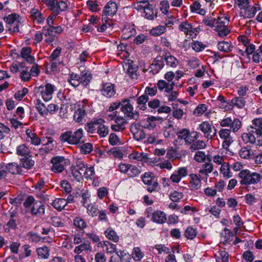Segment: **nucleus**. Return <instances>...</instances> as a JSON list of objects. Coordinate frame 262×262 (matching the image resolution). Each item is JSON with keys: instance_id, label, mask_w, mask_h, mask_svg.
Listing matches in <instances>:
<instances>
[{"instance_id": "obj_35", "label": "nucleus", "mask_w": 262, "mask_h": 262, "mask_svg": "<svg viewBox=\"0 0 262 262\" xmlns=\"http://www.w3.org/2000/svg\"><path fill=\"white\" fill-rule=\"evenodd\" d=\"M166 64L171 68H176L179 64L178 60L170 54H166L164 57Z\"/></svg>"}, {"instance_id": "obj_4", "label": "nucleus", "mask_w": 262, "mask_h": 262, "mask_svg": "<svg viewBox=\"0 0 262 262\" xmlns=\"http://www.w3.org/2000/svg\"><path fill=\"white\" fill-rule=\"evenodd\" d=\"M6 23L9 25L8 30L10 33L19 31V26L21 24V17L16 13H12L4 17Z\"/></svg>"}, {"instance_id": "obj_48", "label": "nucleus", "mask_w": 262, "mask_h": 262, "mask_svg": "<svg viewBox=\"0 0 262 262\" xmlns=\"http://www.w3.org/2000/svg\"><path fill=\"white\" fill-rule=\"evenodd\" d=\"M190 47L194 51L199 52L204 50L206 47V45L200 41L193 40L190 43Z\"/></svg>"}, {"instance_id": "obj_33", "label": "nucleus", "mask_w": 262, "mask_h": 262, "mask_svg": "<svg viewBox=\"0 0 262 262\" xmlns=\"http://www.w3.org/2000/svg\"><path fill=\"white\" fill-rule=\"evenodd\" d=\"M34 165V161L32 160L30 156L25 157L20 160L21 168L24 167L27 169H31Z\"/></svg>"}, {"instance_id": "obj_49", "label": "nucleus", "mask_w": 262, "mask_h": 262, "mask_svg": "<svg viewBox=\"0 0 262 262\" xmlns=\"http://www.w3.org/2000/svg\"><path fill=\"white\" fill-rule=\"evenodd\" d=\"M138 70V67L135 66L132 64H129L128 66L127 69V73L132 79H137L138 78V75L137 72Z\"/></svg>"}, {"instance_id": "obj_28", "label": "nucleus", "mask_w": 262, "mask_h": 262, "mask_svg": "<svg viewBox=\"0 0 262 262\" xmlns=\"http://www.w3.org/2000/svg\"><path fill=\"white\" fill-rule=\"evenodd\" d=\"M5 167H7V171H8L12 174H23L21 166L16 163H10L5 165Z\"/></svg>"}, {"instance_id": "obj_24", "label": "nucleus", "mask_w": 262, "mask_h": 262, "mask_svg": "<svg viewBox=\"0 0 262 262\" xmlns=\"http://www.w3.org/2000/svg\"><path fill=\"white\" fill-rule=\"evenodd\" d=\"M244 11H241L239 13V15L243 17L244 18H251L254 16L256 12V8L254 6H250L249 5L245 7Z\"/></svg>"}, {"instance_id": "obj_51", "label": "nucleus", "mask_w": 262, "mask_h": 262, "mask_svg": "<svg viewBox=\"0 0 262 262\" xmlns=\"http://www.w3.org/2000/svg\"><path fill=\"white\" fill-rule=\"evenodd\" d=\"M166 28L165 26H158L151 29L150 33L152 36H157L164 33L166 31Z\"/></svg>"}, {"instance_id": "obj_64", "label": "nucleus", "mask_w": 262, "mask_h": 262, "mask_svg": "<svg viewBox=\"0 0 262 262\" xmlns=\"http://www.w3.org/2000/svg\"><path fill=\"white\" fill-rule=\"evenodd\" d=\"M160 189V186L157 180L154 181L152 183L147 186V190L150 193L158 191Z\"/></svg>"}, {"instance_id": "obj_55", "label": "nucleus", "mask_w": 262, "mask_h": 262, "mask_svg": "<svg viewBox=\"0 0 262 262\" xmlns=\"http://www.w3.org/2000/svg\"><path fill=\"white\" fill-rule=\"evenodd\" d=\"M74 226L80 229H82L86 227V223L81 217H76L73 221Z\"/></svg>"}, {"instance_id": "obj_32", "label": "nucleus", "mask_w": 262, "mask_h": 262, "mask_svg": "<svg viewBox=\"0 0 262 262\" xmlns=\"http://www.w3.org/2000/svg\"><path fill=\"white\" fill-rule=\"evenodd\" d=\"M213 166L210 163H205L202 165L201 168L199 170V172L203 176H206V178L208 177L209 173L212 172Z\"/></svg>"}, {"instance_id": "obj_18", "label": "nucleus", "mask_w": 262, "mask_h": 262, "mask_svg": "<svg viewBox=\"0 0 262 262\" xmlns=\"http://www.w3.org/2000/svg\"><path fill=\"white\" fill-rule=\"evenodd\" d=\"M246 101L245 98L243 97H234L227 104L229 105L228 108L232 109L234 106L238 108H243L246 105Z\"/></svg>"}, {"instance_id": "obj_6", "label": "nucleus", "mask_w": 262, "mask_h": 262, "mask_svg": "<svg viewBox=\"0 0 262 262\" xmlns=\"http://www.w3.org/2000/svg\"><path fill=\"white\" fill-rule=\"evenodd\" d=\"M199 129L203 133L204 136L208 140L216 136V129L209 122L204 121L199 126Z\"/></svg>"}, {"instance_id": "obj_31", "label": "nucleus", "mask_w": 262, "mask_h": 262, "mask_svg": "<svg viewBox=\"0 0 262 262\" xmlns=\"http://www.w3.org/2000/svg\"><path fill=\"white\" fill-rule=\"evenodd\" d=\"M19 77L23 81H29L31 77V74H30L28 68L23 66V63L20 64Z\"/></svg>"}, {"instance_id": "obj_22", "label": "nucleus", "mask_w": 262, "mask_h": 262, "mask_svg": "<svg viewBox=\"0 0 262 262\" xmlns=\"http://www.w3.org/2000/svg\"><path fill=\"white\" fill-rule=\"evenodd\" d=\"M178 139L184 140L185 144L190 145L193 142V140L190 138V130L187 128H183L177 133Z\"/></svg>"}, {"instance_id": "obj_16", "label": "nucleus", "mask_w": 262, "mask_h": 262, "mask_svg": "<svg viewBox=\"0 0 262 262\" xmlns=\"http://www.w3.org/2000/svg\"><path fill=\"white\" fill-rule=\"evenodd\" d=\"M102 88L100 90L101 94L107 97L111 98L116 94L115 85L111 83H103Z\"/></svg>"}, {"instance_id": "obj_57", "label": "nucleus", "mask_w": 262, "mask_h": 262, "mask_svg": "<svg viewBox=\"0 0 262 262\" xmlns=\"http://www.w3.org/2000/svg\"><path fill=\"white\" fill-rule=\"evenodd\" d=\"M141 172L140 170L135 165H130L127 174L130 178L138 176Z\"/></svg>"}, {"instance_id": "obj_3", "label": "nucleus", "mask_w": 262, "mask_h": 262, "mask_svg": "<svg viewBox=\"0 0 262 262\" xmlns=\"http://www.w3.org/2000/svg\"><path fill=\"white\" fill-rule=\"evenodd\" d=\"M83 136V130L78 129L76 131H67L62 133L60 136V139L62 142H67L71 144L78 145Z\"/></svg>"}, {"instance_id": "obj_61", "label": "nucleus", "mask_w": 262, "mask_h": 262, "mask_svg": "<svg viewBox=\"0 0 262 262\" xmlns=\"http://www.w3.org/2000/svg\"><path fill=\"white\" fill-rule=\"evenodd\" d=\"M99 121L88 123L86 126V129L89 133L94 134L97 133Z\"/></svg>"}, {"instance_id": "obj_59", "label": "nucleus", "mask_w": 262, "mask_h": 262, "mask_svg": "<svg viewBox=\"0 0 262 262\" xmlns=\"http://www.w3.org/2000/svg\"><path fill=\"white\" fill-rule=\"evenodd\" d=\"M242 139L245 143H254L256 138L251 133H244L242 135Z\"/></svg>"}, {"instance_id": "obj_53", "label": "nucleus", "mask_w": 262, "mask_h": 262, "mask_svg": "<svg viewBox=\"0 0 262 262\" xmlns=\"http://www.w3.org/2000/svg\"><path fill=\"white\" fill-rule=\"evenodd\" d=\"M217 262H228L229 254L225 251H220L216 254Z\"/></svg>"}, {"instance_id": "obj_7", "label": "nucleus", "mask_w": 262, "mask_h": 262, "mask_svg": "<svg viewBox=\"0 0 262 262\" xmlns=\"http://www.w3.org/2000/svg\"><path fill=\"white\" fill-rule=\"evenodd\" d=\"M42 2L45 4L50 10L55 9H59L60 10H66L69 5L67 2L61 1L58 2L57 0H41Z\"/></svg>"}, {"instance_id": "obj_23", "label": "nucleus", "mask_w": 262, "mask_h": 262, "mask_svg": "<svg viewBox=\"0 0 262 262\" xmlns=\"http://www.w3.org/2000/svg\"><path fill=\"white\" fill-rule=\"evenodd\" d=\"M31 49L30 47H24L20 52V57L24 59L28 63H33L35 61L34 56L31 55Z\"/></svg>"}, {"instance_id": "obj_30", "label": "nucleus", "mask_w": 262, "mask_h": 262, "mask_svg": "<svg viewBox=\"0 0 262 262\" xmlns=\"http://www.w3.org/2000/svg\"><path fill=\"white\" fill-rule=\"evenodd\" d=\"M79 76L80 77L79 84H81L84 86L88 85L92 79L91 74L87 71H83L81 72Z\"/></svg>"}, {"instance_id": "obj_52", "label": "nucleus", "mask_w": 262, "mask_h": 262, "mask_svg": "<svg viewBox=\"0 0 262 262\" xmlns=\"http://www.w3.org/2000/svg\"><path fill=\"white\" fill-rule=\"evenodd\" d=\"M97 133L99 134L101 137H104L108 134V127L99 121Z\"/></svg>"}, {"instance_id": "obj_54", "label": "nucleus", "mask_w": 262, "mask_h": 262, "mask_svg": "<svg viewBox=\"0 0 262 262\" xmlns=\"http://www.w3.org/2000/svg\"><path fill=\"white\" fill-rule=\"evenodd\" d=\"M105 234L108 239L114 242H117L119 239V236L115 230H105Z\"/></svg>"}, {"instance_id": "obj_21", "label": "nucleus", "mask_w": 262, "mask_h": 262, "mask_svg": "<svg viewBox=\"0 0 262 262\" xmlns=\"http://www.w3.org/2000/svg\"><path fill=\"white\" fill-rule=\"evenodd\" d=\"M86 113L85 112V107L84 105L82 107L78 108L74 113V119L78 123H83L85 121Z\"/></svg>"}, {"instance_id": "obj_38", "label": "nucleus", "mask_w": 262, "mask_h": 262, "mask_svg": "<svg viewBox=\"0 0 262 262\" xmlns=\"http://www.w3.org/2000/svg\"><path fill=\"white\" fill-rule=\"evenodd\" d=\"M17 154L20 156L28 157L30 153V149L28 146L25 144H21L17 146L16 148Z\"/></svg>"}, {"instance_id": "obj_37", "label": "nucleus", "mask_w": 262, "mask_h": 262, "mask_svg": "<svg viewBox=\"0 0 262 262\" xmlns=\"http://www.w3.org/2000/svg\"><path fill=\"white\" fill-rule=\"evenodd\" d=\"M67 204V201L62 198L56 199L52 203V205L54 208L60 211L62 210Z\"/></svg>"}, {"instance_id": "obj_14", "label": "nucleus", "mask_w": 262, "mask_h": 262, "mask_svg": "<svg viewBox=\"0 0 262 262\" xmlns=\"http://www.w3.org/2000/svg\"><path fill=\"white\" fill-rule=\"evenodd\" d=\"M250 146L242 147L238 152L239 156L244 159H252L256 157V153Z\"/></svg>"}, {"instance_id": "obj_60", "label": "nucleus", "mask_w": 262, "mask_h": 262, "mask_svg": "<svg viewBox=\"0 0 262 262\" xmlns=\"http://www.w3.org/2000/svg\"><path fill=\"white\" fill-rule=\"evenodd\" d=\"M149 2L147 0L138 2L133 5L134 8L138 11L145 10V8L148 6Z\"/></svg>"}, {"instance_id": "obj_8", "label": "nucleus", "mask_w": 262, "mask_h": 262, "mask_svg": "<svg viewBox=\"0 0 262 262\" xmlns=\"http://www.w3.org/2000/svg\"><path fill=\"white\" fill-rule=\"evenodd\" d=\"M52 170L56 173L61 172L64 169L66 160L62 157H56L52 159Z\"/></svg>"}, {"instance_id": "obj_10", "label": "nucleus", "mask_w": 262, "mask_h": 262, "mask_svg": "<svg viewBox=\"0 0 262 262\" xmlns=\"http://www.w3.org/2000/svg\"><path fill=\"white\" fill-rule=\"evenodd\" d=\"M189 176V189L191 191H196L201 188L202 186L201 176L195 173H191Z\"/></svg>"}, {"instance_id": "obj_40", "label": "nucleus", "mask_w": 262, "mask_h": 262, "mask_svg": "<svg viewBox=\"0 0 262 262\" xmlns=\"http://www.w3.org/2000/svg\"><path fill=\"white\" fill-rule=\"evenodd\" d=\"M17 219V213L14 211L11 212L10 219L7 224V225L8 226V228L12 229L16 228L17 227V225L18 223Z\"/></svg>"}, {"instance_id": "obj_2", "label": "nucleus", "mask_w": 262, "mask_h": 262, "mask_svg": "<svg viewBox=\"0 0 262 262\" xmlns=\"http://www.w3.org/2000/svg\"><path fill=\"white\" fill-rule=\"evenodd\" d=\"M55 90L56 88L54 85L48 83L44 86L40 85L34 88L33 92L36 97L41 96L45 101H48L52 98Z\"/></svg>"}, {"instance_id": "obj_11", "label": "nucleus", "mask_w": 262, "mask_h": 262, "mask_svg": "<svg viewBox=\"0 0 262 262\" xmlns=\"http://www.w3.org/2000/svg\"><path fill=\"white\" fill-rule=\"evenodd\" d=\"M179 29L186 35H189L192 37H195L199 32L197 28L193 27L191 24L187 22L181 23L179 26Z\"/></svg>"}, {"instance_id": "obj_46", "label": "nucleus", "mask_w": 262, "mask_h": 262, "mask_svg": "<svg viewBox=\"0 0 262 262\" xmlns=\"http://www.w3.org/2000/svg\"><path fill=\"white\" fill-rule=\"evenodd\" d=\"M142 180L144 184L147 186L156 180L154 174L150 172H145L142 177Z\"/></svg>"}, {"instance_id": "obj_42", "label": "nucleus", "mask_w": 262, "mask_h": 262, "mask_svg": "<svg viewBox=\"0 0 262 262\" xmlns=\"http://www.w3.org/2000/svg\"><path fill=\"white\" fill-rule=\"evenodd\" d=\"M129 158L131 160H136L139 161L143 162H145L148 159L146 154L138 152H135L129 154Z\"/></svg>"}, {"instance_id": "obj_56", "label": "nucleus", "mask_w": 262, "mask_h": 262, "mask_svg": "<svg viewBox=\"0 0 262 262\" xmlns=\"http://www.w3.org/2000/svg\"><path fill=\"white\" fill-rule=\"evenodd\" d=\"M84 250L88 251L92 250V247L89 243H84L76 246L74 249V252L76 253L80 254Z\"/></svg>"}, {"instance_id": "obj_9", "label": "nucleus", "mask_w": 262, "mask_h": 262, "mask_svg": "<svg viewBox=\"0 0 262 262\" xmlns=\"http://www.w3.org/2000/svg\"><path fill=\"white\" fill-rule=\"evenodd\" d=\"M237 230H223L221 233L220 244L224 246L231 245L233 238L237 234Z\"/></svg>"}, {"instance_id": "obj_34", "label": "nucleus", "mask_w": 262, "mask_h": 262, "mask_svg": "<svg viewBox=\"0 0 262 262\" xmlns=\"http://www.w3.org/2000/svg\"><path fill=\"white\" fill-rule=\"evenodd\" d=\"M228 24L229 20L226 17H218L214 25L216 31L217 32L221 29L228 27Z\"/></svg>"}, {"instance_id": "obj_17", "label": "nucleus", "mask_w": 262, "mask_h": 262, "mask_svg": "<svg viewBox=\"0 0 262 262\" xmlns=\"http://www.w3.org/2000/svg\"><path fill=\"white\" fill-rule=\"evenodd\" d=\"M26 134L27 135L26 140L28 142H30L35 146L39 145L41 143L40 138L32 130L27 129L26 130Z\"/></svg>"}, {"instance_id": "obj_12", "label": "nucleus", "mask_w": 262, "mask_h": 262, "mask_svg": "<svg viewBox=\"0 0 262 262\" xmlns=\"http://www.w3.org/2000/svg\"><path fill=\"white\" fill-rule=\"evenodd\" d=\"M164 60L162 56H158L154 59L149 67V72L153 75L158 74L164 67Z\"/></svg>"}, {"instance_id": "obj_20", "label": "nucleus", "mask_w": 262, "mask_h": 262, "mask_svg": "<svg viewBox=\"0 0 262 262\" xmlns=\"http://www.w3.org/2000/svg\"><path fill=\"white\" fill-rule=\"evenodd\" d=\"M30 18L38 24L43 23L45 18L40 11L36 8L32 9L30 11Z\"/></svg>"}, {"instance_id": "obj_26", "label": "nucleus", "mask_w": 262, "mask_h": 262, "mask_svg": "<svg viewBox=\"0 0 262 262\" xmlns=\"http://www.w3.org/2000/svg\"><path fill=\"white\" fill-rule=\"evenodd\" d=\"M151 220L155 223L163 224L166 221V215L162 211H156L152 213Z\"/></svg>"}, {"instance_id": "obj_1", "label": "nucleus", "mask_w": 262, "mask_h": 262, "mask_svg": "<svg viewBox=\"0 0 262 262\" xmlns=\"http://www.w3.org/2000/svg\"><path fill=\"white\" fill-rule=\"evenodd\" d=\"M238 177L241 178L239 182L241 185L247 186V189L250 187V185H255L259 182V176L258 173L251 172L248 169L241 170L238 173Z\"/></svg>"}, {"instance_id": "obj_15", "label": "nucleus", "mask_w": 262, "mask_h": 262, "mask_svg": "<svg viewBox=\"0 0 262 262\" xmlns=\"http://www.w3.org/2000/svg\"><path fill=\"white\" fill-rule=\"evenodd\" d=\"M127 123V120L123 117H117L115 119V124L111 125V129L114 132L123 131Z\"/></svg>"}, {"instance_id": "obj_47", "label": "nucleus", "mask_w": 262, "mask_h": 262, "mask_svg": "<svg viewBox=\"0 0 262 262\" xmlns=\"http://www.w3.org/2000/svg\"><path fill=\"white\" fill-rule=\"evenodd\" d=\"M38 256L41 258L47 259L49 256V249L48 247L44 246L36 249Z\"/></svg>"}, {"instance_id": "obj_25", "label": "nucleus", "mask_w": 262, "mask_h": 262, "mask_svg": "<svg viewBox=\"0 0 262 262\" xmlns=\"http://www.w3.org/2000/svg\"><path fill=\"white\" fill-rule=\"evenodd\" d=\"M117 11V6L115 3L108 2L104 7V10L103 11V14L106 16H113L116 14Z\"/></svg>"}, {"instance_id": "obj_27", "label": "nucleus", "mask_w": 262, "mask_h": 262, "mask_svg": "<svg viewBox=\"0 0 262 262\" xmlns=\"http://www.w3.org/2000/svg\"><path fill=\"white\" fill-rule=\"evenodd\" d=\"M144 11L145 17L149 20H153L157 16V10L154 9V7L149 4L148 6L145 8Z\"/></svg>"}, {"instance_id": "obj_50", "label": "nucleus", "mask_w": 262, "mask_h": 262, "mask_svg": "<svg viewBox=\"0 0 262 262\" xmlns=\"http://www.w3.org/2000/svg\"><path fill=\"white\" fill-rule=\"evenodd\" d=\"M217 48L220 51L228 53L231 51L232 47L228 42L220 41L218 43Z\"/></svg>"}, {"instance_id": "obj_63", "label": "nucleus", "mask_w": 262, "mask_h": 262, "mask_svg": "<svg viewBox=\"0 0 262 262\" xmlns=\"http://www.w3.org/2000/svg\"><path fill=\"white\" fill-rule=\"evenodd\" d=\"M144 256L143 253L141 252L139 247L134 248L133 252L132 253V257L134 260L138 261L140 260Z\"/></svg>"}, {"instance_id": "obj_29", "label": "nucleus", "mask_w": 262, "mask_h": 262, "mask_svg": "<svg viewBox=\"0 0 262 262\" xmlns=\"http://www.w3.org/2000/svg\"><path fill=\"white\" fill-rule=\"evenodd\" d=\"M31 213L36 215H42L45 213V206L41 202H35L31 208Z\"/></svg>"}, {"instance_id": "obj_36", "label": "nucleus", "mask_w": 262, "mask_h": 262, "mask_svg": "<svg viewBox=\"0 0 262 262\" xmlns=\"http://www.w3.org/2000/svg\"><path fill=\"white\" fill-rule=\"evenodd\" d=\"M78 147L80 149V152L85 155L90 154L93 149V145L91 143H81L80 142L78 145Z\"/></svg>"}, {"instance_id": "obj_13", "label": "nucleus", "mask_w": 262, "mask_h": 262, "mask_svg": "<svg viewBox=\"0 0 262 262\" xmlns=\"http://www.w3.org/2000/svg\"><path fill=\"white\" fill-rule=\"evenodd\" d=\"M121 110L124 113V116L133 118L134 117L133 107L128 99H123L121 105Z\"/></svg>"}, {"instance_id": "obj_39", "label": "nucleus", "mask_w": 262, "mask_h": 262, "mask_svg": "<svg viewBox=\"0 0 262 262\" xmlns=\"http://www.w3.org/2000/svg\"><path fill=\"white\" fill-rule=\"evenodd\" d=\"M35 106L37 111L41 116L46 117L47 116V107L40 99H37Z\"/></svg>"}, {"instance_id": "obj_41", "label": "nucleus", "mask_w": 262, "mask_h": 262, "mask_svg": "<svg viewBox=\"0 0 262 262\" xmlns=\"http://www.w3.org/2000/svg\"><path fill=\"white\" fill-rule=\"evenodd\" d=\"M52 13L48 16L47 19V23L49 27H52L54 24V20L56 18V16L59 14L61 11H64L65 10H60L59 9H55L54 10H51Z\"/></svg>"}, {"instance_id": "obj_62", "label": "nucleus", "mask_w": 262, "mask_h": 262, "mask_svg": "<svg viewBox=\"0 0 262 262\" xmlns=\"http://www.w3.org/2000/svg\"><path fill=\"white\" fill-rule=\"evenodd\" d=\"M76 169L80 170L82 173L86 166L84 161L81 159H77L75 161V165L73 166Z\"/></svg>"}, {"instance_id": "obj_45", "label": "nucleus", "mask_w": 262, "mask_h": 262, "mask_svg": "<svg viewBox=\"0 0 262 262\" xmlns=\"http://www.w3.org/2000/svg\"><path fill=\"white\" fill-rule=\"evenodd\" d=\"M148 101V97L146 95H143L137 99L138 107L143 111L146 109V102Z\"/></svg>"}, {"instance_id": "obj_44", "label": "nucleus", "mask_w": 262, "mask_h": 262, "mask_svg": "<svg viewBox=\"0 0 262 262\" xmlns=\"http://www.w3.org/2000/svg\"><path fill=\"white\" fill-rule=\"evenodd\" d=\"M221 173L224 177L229 179L232 177L231 172L230 170L229 164L228 163H223L220 168Z\"/></svg>"}, {"instance_id": "obj_5", "label": "nucleus", "mask_w": 262, "mask_h": 262, "mask_svg": "<svg viewBox=\"0 0 262 262\" xmlns=\"http://www.w3.org/2000/svg\"><path fill=\"white\" fill-rule=\"evenodd\" d=\"M220 124L222 127H229L228 130L233 133L237 132L242 127L241 121L236 118L232 119L231 117H226L220 121Z\"/></svg>"}, {"instance_id": "obj_43", "label": "nucleus", "mask_w": 262, "mask_h": 262, "mask_svg": "<svg viewBox=\"0 0 262 262\" xmlns=\"http://www.w3.org/2000/svg\"><path fill=\"white\" fill-rule=\"evenodd\" d=\"M189 147L190 150L193 152L195 150L204 149L206 146L205 143L202 140H196L193 141Z\"/></svg>"}, {"instance_id": "obj_19", "label": "nucleus", "mask_w": 262, "mask_h": 262, "mask_svg": "<svg viewBox=\"0 0 262 262\" xmlns=\"http://www.w3.org/2000/svg\"><path fill=\"white\" fill-rule=\"evenodd\" d=\"M250 128L252 129L250 132L255 133L258 136H262V118L253 120Z\"/></svg>"}, {"instance_id": "obj_58", "label": "nucleus", "mask_w": 262, "mask_h": 262, "mask_svg": "<svg viewBox=\"0 0 262 262\" xmlns=\"http://www.w3.org/2000/svg\"><path fill=\"white\" fill-rule=\"evenodd\" d=\"M80 77L78 74H75L72 73L70 74V77L68 79V82L74 87H77L79 85Z\"/></svg>"}]
</instances>
